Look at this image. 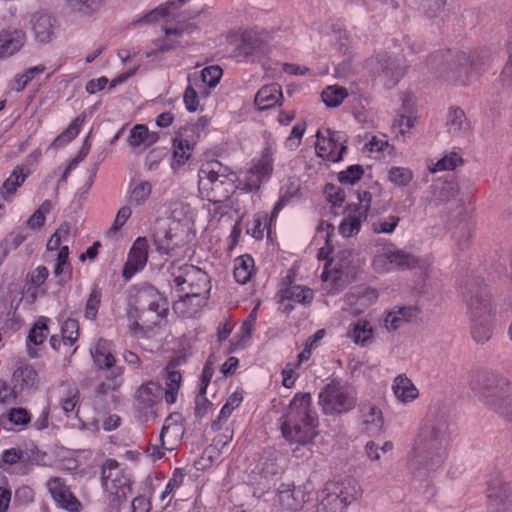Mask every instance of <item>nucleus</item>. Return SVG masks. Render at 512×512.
<instances>
[{
  "instance_id": "f257e3e1",
  "label": "nucleus",
  "mask_w": 512,
  "mask_h": 512,
  "mask_svg": "<svg viewBox=\"0 0 512 512\" xmlns=\"http://www.w3.org/2000/svg\"><path fill=\"white\" fill-rule=\"evenodd\" d=\"M451 425L450 407L439 401L432 403L408 454L409 469L415 477L424 478L442 466Z\"/></svg>"
},
{
  "instance_id": "f03ea898",
  "label": "nucleus",
  "mask_w": 512,
  "mask_h": 512,
  "mask_svg": "<svg viewBox=\"0 0 512 512\" xmlns=\"http://www.w3.org/2000/svg\"><path fill=\"white\" fill-rule=\"evenodd\" d=\"M318 415L311 406L309 393H298L290 402L287 412L281 417V431L284 438L298 446L294 449L295 457L309 458L311 450L308 445L317 435Z\"/></svg>"
},
{
  "instance_id": "7ed1b4c3",
  "label": "nucleus",
  "mask_w": 512,
  "mask_h": 512,
  "mask_svg": "<svg viewBox=\"0 0 512 512\" xmlns=\"http://www.w3.org/2000/svg\"><path fill=\"white\" fill-rule=\"evenodd\" d=\"M485 59L478 55L468 54L460 51L452 53L448 51H437L431 54L426 61L431 73L443 77L455 84H466L468 82L469 69L480 73L481 66Z\"/></svg>"
},
{
  "instance_id": "20e7f679",
  "label": "nucleus",
  "mask_w": 512,
  "mask_h": 512,
  "mask_svg": "<svg viewBox=\"0 0 512 512\" xmlns=\"http://www.w3.org/2000/svg\"><path fill=\"white\" fill-rule=\"evenodd\" d=\"M470 388L486 407L498 414L512 400V382L494 372L475 373L470 380Z\"/></svg>"
},
{
  "instance_id": "39448f33",
  "label": "nucleus",
  "mask_w": 512,
  "mask_h": 512,
  "mask_svg": "<svg viewBox=\"0 0 512 512\" xmlns=\"http://www.w3.org/2000/svg\"><path fill=\"white\" fill-rule=\"evenodd\" d=\"M199 189L210 202L223 203L234 193L236 175L218 161L205 163L199 172Z\"/></svg>"
},
{
  "instance_id": "423d86ee",
  "label": "nucleus",
  "mask_w": 512,
  "mask_h": 512,
  "mask_svg": "<svg viewBox=\"0 0 512 512\" xmlns=\"http://www.w3.org/2000/svg\"><path fill=\"white\" fill-rule=\"evenodd\" d=\"M357 403L355 388L345 382L333 380L319 393V404L327 415H339L352 410Z\"/></svg>"
},
{
  "instance_id": "0eeeda50",
  "label": "nucleus",
  "mask_w": 512,
  "mask_h": 512,
  "mask_svg": "<svg viewBox=\"0 0 512 512\" xmlns=\"http://www.w3.org/2000/svg\"><path fill=\"white\" fill-rule=\"evenodd\" d=\"M172 282L179 291L184 292L180 298L198 297L210 289L208 274L197 266L191 264L178 265L173 262L169 267Z\"/></svg>"
},
{
  "instance_id": "6e6552de",
  "label": "nucleus",
  "mask_w": 512,
  "mask_h": 512,
  "mask_svg": "<svg viewBox=\"0 0 512 512\" xmlns=\"http://www.w3.org/2000/svg\"><path fill=\"white\" fill-rule=\"evenodd\" d=\"M488 512H512V489L506 477L495 467L487 480Z\"/></svg>"
},
{
  "instance_id": "1a4fd4ad",
  "label": "nucleus",
  "mask_w": 512,
  "mask_h": 512,
  "mask_svg": "<svg viewBox=\"0 0 512 512\" xmlns=\"http://www.w3.org/2000/svg\"><path fill=\"white\" fill-rule=\"evenodd\" d=\"M463 294L467 302L471 321L492 318L493 305L490 293L487 287L482 285L480 279L468 281L465 284Z\"/></svg>"
},
{
  "instance_id": "9d476101",
  "label": "nucleus",
  "mask_w": 512,
  "mask_h": 512,
  "mask_svg": "<svg viewBox=\"0 0 512 512\" xmlns=\"http://www.w3.org/2000/svg\"><path fill=\"white\" fill-rule=\"evenodd\" d=\"M148 259V241L146 237H138L130 249L127 262L125 263L122 276L128 281L132 276L142 270Z\"/></svg>"
},
{
  "instance_id": "9b49d317",
  "label": "nucleus",
  "mask_w": 512,
  "mask_h": 512,
  "mask_svg": "<svg viewBox=\"0 0 512 512\" xmlns=\"http://www.w3.org/2000/svg\"><path fill=\"white\" fill-rule=\"evenodd\" d=\"M136 308L158 309L160 313H168L169 305L165 297L152 285L142 284L138 287L134 295V304Z\"/></svg>"
},
{
  "instance_id": "f8f14e48",
  "label": "nucleus",
  "mask_w": 512,
  "mask_h": 512,
  "mask_svg": "<svg viewBox=\"0 0 512 512\" xmlns=\"http://www.w3.org/2000/svg\"><path fill=\"white\" fill-rule=\"evenodd\" d=\"M91 355L99 370L110 371V378H117L123 373L122 368L115 365L116 359L108 341L100 339L91 349Z\"/></svg>"
},
{
  "instance_id": "ddd939ff",
  "label": "nucleus",
  "mask_w": 512,
  "mask_h": 512,
  "mask_svg": "<svg viewBox=\"0 0 512 512\" xmlns=\"http://www.w3.org/2000/svg\"><path fill=\"white\" fill-rule=\"evenodd\" d=\"M48 490L58 507L70 512H78L81 508L79 500L69 491L62 479L53 478L47 483Z\"/></svg>"
},
{
  "instance_id": "4468645a",
  "label": "nucleus",
  "mask_w": 512,
  "mask_h": 512,
  "mask_svg": "<svg viewBox=\"0 0 512 512\" xmlns=\"http://www.w3.org/2000/svg\"><path fill=\"white\" fill-rule=\"evenodd\" d=\"M326 132L328 139L325 140L323 138L322 143L320 142L321 132H317L318 142L316 143V149L319 151V155H322V152H327V157L330 161L338 162L347 150L346 145H344V137L339 132L332 131L331 129H327Z\"/></svg>"
},
{
  "instance_id": "2eb2a0df",
  "label": "nucleus",
  "mask_w": 512,
  "mask_h": 512,
  "mask_svg": "<svg viewBox=\"0 0 512 512\" xmlns=\"http://www.w3.org/2000/svg\"><path fill=\"white\" fill-rule=\"evenodd\" d=\"M14 393L21 396L32 393L38 388L39 377L37 371L29 365L17 368L12 377Z\"/></svg>"
},
{
  "instance_id": "dca6fc26",
  "label": "nucleus",
  "mask_w": 512,
  "mask_h": 512,
  "mask_svg": "<svg viewBox=\"0 0 512 512\" xmlns=\"http://www.w3.org/2000/svg\"><path fill=\"white\" fill-rule=\"evenodd\" d=\"M261 44L262 41L256 33L245 31L235 39L231 55L238 62L246 61L259 51Z\"/></svg>"
},
{
  "instance_id": "f3484780",
  "label": "nucleus",
  "mask_w": 512,
  "mask_h": 512,
  "mask_svg": "<svg viewBox=\"0 0 512 512\" xmlns=\"http://www.w3.org/2000/svg\"><path fill=\"white\" fill-rule=\"evenodd\" d=\"M168 313H160L158 309L150 308H133L130 311V317L134 318L131 328L136 332H146L151 330L157 325L161 319L167 316Z\"/></svg>"
},
{
  "instance_id": "a211bd4d",
  "label": "nucleus",
  "mask_w": 512,
  "mask_h": 512,
  "mask_svg": "<svg viewBox=\"0 0 512 512\" xmlns=\"http://www.w3.org/2000/svg\"><path fill=\"white\" fill-rule=\"evenodd\" d=\"M307 497V493L301 486L282 484L278 489V502L286 510H300L307 501Z\"/></svg>"
},
{
  "instance_id": "6ab92c4d",
  "label": "nucleus",
  "mask_w": 512,
  "mask_h": 512,
  "mask_svg": "<svg viewBox=\"0 0 512 512\" xmlns=\"http://www.w3.org/2000/svg\"><path fill=\"white\" fill-rule=\"evenodd\" d=\"M381 75L385 79V85L391 88L403 77L405 73L404 60L398 56L384 55L379 59Z\"/></svg>"
},
{
  "instance_id": "aec40b11",
  "label": "nucleus",
  "mask_w": 512,
  "mask_h": 512,
  "mask_svg": "<svg viewBox=\"0 0 512 512\" xmlns=\"http://www.w3.org/2000/svg\"><path fill=\"white\" fill-rule=\"evenodd\" d=\"M54 19L45 12H36L31 16L30 26L37 42L48 43L54 35Z\"/></svg>"
},
{
  "instance_id": "412c9836",
  "label": "nucleus",
  "mask_w": 512,
  "mask_h": 512,
  "mask_svg": "<svg viewBox=\"0 0 512 512\" xmlns=\"http://www.w3.org/2000/svg\"><path fill=\"white\" fill-rule=\"evenodd\" d=\"M325 491L337 495L344 504L349 506L360 496V487L352 478H346L339 482H330L325 485Z\"/></svg>"
},
{
  "instance_id": "4be33fe9",
  "label": "nucleus",
  "mask_w": 512,
  "mask_h": 512,
  "mask_svg": "<svg viewBox=\"0 0 512 512\" xmlns=\"http://www.w3.org/2000/svg\"><path fill=\"white\" fill-rule=\"evenodd\" d=\"M418 314L419 309L416 306H395L384 319L385 327L389 331H395L405 323L415 320Z\"/></svg>"
},
{
  "instance_id": "5701e85b",
  "label": "nucleus",
  "mask_w": 512,
  "mask_h": 512,
  "mask_svg": "<svg viewBox=\"0 0 512 512\" xmlns=\"http://www.w3.org/2000/svg\"><path fill=\"white\" fill-rule=\"evenodd\" d=\"M101 482L104 490H110L126 487L129 480L123 475L118 462L109 459L102 467Z\"/></svg>"
},
{
  "instance_id": "b1692460",
  "label": "nucleus",
  "mask_w": 512,
  "mask_h": 512,
  "mask_svg": "<svg viewBox=\"0 0 512 512\" xmlns=\"http://www.w3.org/2000/svg\"><path fill=\"white\" fill-rule=\"evenodd\" d=\"M163 396L165 397L163 388L158 383L149 381L143 384L136 393L138 408H153L162 400Z\"/></svg>"
},
{
  "instance_id": "393cba45",
  "label": "nucleus",
  "mask_w": 512,
  "mask_h": 512,
  "mask_svg": "<svg viewBox=\"0 0 512 512\" xmlns=\"http://www.w3.org/2000/svg\"><path fill=\"white\" fill-rule=\"evenodd\" d=\"M25 43V33L20 29L0 32V57L7 58L18 52Z\"/></svg>"
},
{
  "instance_id": "a878e982",
  "label": "nucleus",
  "mask_w": 512,
  "mask_h": 512,
  "mask_svg": "<svg viewBox=\"0 0 512 512\" xmlns=\"http://www.w3.org/2000/svg\"><path fill=\"white\" fill-rule=\"evenodd\" d=\"M153 243L157 252L160 254L171 255L176 248L173 242L174 235L171 233L170 228L165 223H158L154 229Z\"/></svg>"
},
{
  "instance_id": "bb28decb",
  "label": "nucleus",
  "mask_w": 512,
  "mask_h": 512,
  "mask_svg": "<svg viewBox=\"0 0 512 512\" xmlns=\"http://www.w3.org/2000/svg\"><path fill=\"white\" fill-rule=\"evenodd\" d=\"M446 126L448 133L453 137H462L470 130V124L467 121L466 115L459 108H450Z\"/></svg>"
},
{
  "instance_id": "cd10ccee",
  "label": "nucleus",
  "mask_w": 512,
  "mask_h": 512,
  "mask_svg": "<svg viewBox=\"0 0 512 512\" xmlns=\"http://www.w3.org/2000/svg\"><path fill=\"white\" fill-rule=\"evenodd\" d=\"M283 98L281 87L277 84L263 86L255 95L254 103L260 110L275 106Z\"/></svg>"
},
{
  "instance_id": "c85d7f7f",
  "label": "nucleus",
  "mask_w": 512,
  "mask_h": 512,
  "mask_svg": "<svg viewBox=\"0 0 512 512\" xmlns=\"http://www.w3.org/2000/svg\"><path fill=\"white\" fill-rule=\"evenodd\" d=\"M347 336L357 345L366 346L373 341V329L367 320L359 319L352 324Z\"/></svg>"
},
{
  "instance_id": "c756f323",
  "label": "nucleus",
  "mask_w": 512,
  "mask_h": 512,
  "mask_svg": "<svg viewBox=\"0 0 512 512\" xmlns=\"http://www.w3.org/2000/svg\"><path fill=\"white\" fill-rule=\"evenodd\" d=\"M158 139L159 134L157 132H150L145 125L137 124L131 129L128 142L132 147L143 146L148 148L155 144Z\"/></svg>"
},
{
  "instance_id": "7c9ffc66",
  "label": "nucleus",
  "mask_w": 512,
  "mask_h": 512,
  "mask_svg": "<svg viewBox=\"0 0 512 512\" xmlns=\"http://www.w3.org/2000/svg\"><path fill=\"white\" fill-rule=\"evenodd\" d=\"M67 8L80 17H91L104 5L105 0H65Z\"/></svg>"
},
{
  "instance_id": "2f4dec72",
  "label": "nucleus",
  "mask_w": 512,
  "mask_h": 512,
  "mask_svg": "<svg viewBox=\"0 0 512 512\" xmlns=\"http://www.w3.org/2000/svg\"><path fill=\"white\" fill-rule=\"evenodd\" d=\"M392 388L396 398L404 403L413 401L418 397L417 388L404 375H399L395 378Z\"/></svg>"
},
{
  "instance_id": "473e14b6",
  "label": "nucleus",
  "mask_w": 512,
  "mask_h": 512,
  "mask_svg": "<svg viewBox=\"0 0 512 512\" xmlns=\"http://www.w3.org/2000/svg\"><path fill=\"white\" fill-rule=\"evenodd\" d=\"M188 129L181 128L178 137L174 139V158L178 164H184L190 157L189 151L193 148L195 141L188 139Z\"/></svg>"
},
{
  "instance_id": "72a5a7b5",
  "label": "nucleus",
  "mask_w": 512,
  "mask_h": 512,
  "mask_svg": "<svg viewBox=\"0 0 512 512\" xmlns=\"http://www.w3.org/2000/svg\"><path fill=\"white\" fill-rule=\"evenodd\" d=\"M348 214L344 217L339 225V233L344 237H351L360 231L361 223L364 222L367 217L363 212H354L353 210H347Z\"/></svg>"
},
{
  "instance_id": "f704fd0d",
  "label": "nucleus",
  "mask_w": 512,
  "mask_h": 512,
  "mask_svg": "<svg viewBox=\"0 0 512 512\" xmlns=\"http://www.w3.org/2000/svg\"><path fill=\"white\" fill-rule=\"evenodd\" d=\"M493 334L492 318L471 321V335L477 344H485Z\"/></svg>"
},
{
  "instance_id": "c9c22d12",
  "label": "nucleus",
  "mask_w": 512,
  "mask_h": 512,
  "mask_svg": "<svg viewBox=\"0 0 512 512\" xmlns=\"http://www.w3.org/2000/svg\"><path fill=\"white\" fill-rule=\"evenodd\" d=\"M166 386L165 401L167 404H173L176 401V395L181 384L180 372L174 370V365L170 363L166 368Z\"/></svg>"
},
{
  "instance_id": "e433bc0d",
  "label": "nucleus",
  "mask_w": 512,
  "mask_h": 512,
  "mask_svg": "<svg viewBox=\"0 0 512 512\" xmlns=\"http://www.w3.org/2000/svg\"><path fill=\"white\" fill-rule=\"evenodd\" d=\"M457 187L452 182H436L431 186V201L438 205L447 202L457 195Z\"/></svg>"
},
{
  "instance_id": "4c0bfd02",
  "label": "nucleus",
  "mask_w": 512,
  "mask_h": 512,
  "mask_svg": "<svg viewBox=\"0 0 512 512\" xmlns=\"http://www.w3.org/2000/svg\"><path fill=\"white\" fill-rule=\"evenodd\" d=\"M319 497L318 512H345L348 507L338 499L337 495L325 491V488L321 491Z\"/></svg>"
},
{
  "instance_id": "58836bf2",
  "label": "nucleus",
  "mask_w": 512,
  "mask_h": 512,
  "mask_svg": "<svg viewBox=\"0 0 512 512\" xmlns=\"http://www.w3.org/2000/svg\"><path fill=\"white\" fill-rule=\"evenodd\" d=\"M27 174L23 173V168L20 166L15 167L10 177L7 178L2 187L0 188V194L4 199L13 195L17 188L20 187L25 181Z\"/></svg>"
},
{
  "instance_id": "ea45409f",
  "label": "nucleus",
  "mask_w": 512,
  "mask_h": 512,
  "mask_svg": "<svg viewBox=\"0 0 512 512\" xmlns=\"http://www.w3.org/2000/svg\"><path fill=\"white\" fill-rule=\"evenodd\" d=\"M84 119V115L76 117L68 126V128L54 139V141L51 143V147L58 148L73 140L78 135Z\"/></svg>"
},
{
  "instance_id": "a19ab883",
  "label": "nucleus",
  "mask_w": 512,
  "mask_h": 512,
  "mask_svg": "<svg viewBox=\"0 0 512 512\" xmlns=\"http://www.w3.org/2000/svg\"><path fill=\"white\" fill-rule=\"evenodd\" d=\"M385 257L390 264L401 269L414 268L418 263V260L413 255L403 250L388 251L385 253Z\"/></svg>"
},
{
  "instance_id": "79ce46f5",
  "label": "nucleus",
  "mask_w": 512,
  "mask_h": 512,
  "mask_svg": "<svg viewBox=\"0 0 512 512\" xmlns=\"http://www.w3.org/2000/svg\"><path fill=\"white\" fill-rule=\"evenodd\" d=\"M313 299L310 288L299 285H291L282 291V300H291L298 303H309Z\"/></svg>"
},
{
  "instance_id": "37998d69",
  "label": "nucleus",
  "mask_w": 512,
  "mask_h": 512,
  "mask_svg": "<svg viewBox=\"0 0 512 512\" xmlns=\"http://www.w3.org/2000/svg\"><path fill=\"white\" fill-rule=\"evenodd\" d=\"M234 268V278L240 284H246L252 275L253 259L246 255L236 259Z\"/></svg>"
},
{
  "instance_id": "c03bdc74",
  "label": "nucleus",
  "mask_w": 512,
  "mask_h": 512,
  "mask_svg": "<svg viewBox=\"0 0 512 512\" xmlns=\"http://www.w3.org/2000/svg\"><path fill=\"white\" fill-rule=\"evenodd\" d=\"M348 96L346 88L337 85L326 87L321 94L322 101L328 107H337Z\"/></svg>"
},
{
  "instance_id": "a18cd8bd",
  "label": "nucleus",
  "mask_w": 512,
  "mask_h": 512,
  "mask_svg": "<svg viewBox=\"0 0 512 512\" xmlns=\"http://www.w3.org/2000/svg\"><path fill=\"white\" fill-rule=\"evenodd\" d=\"M364 425H371L376 430L382 426V412L374 405H362L360 408Z\"/></svg>"
},
{
  "instance_id": "49530a36",
  "label": "nucleus",
  "mask_w": 512,
  "mask_h": 512,
  "mask_svg": "<svg viewBox=\"0 0 512 512\" xmlns=\"http://www.w3.org/2000/svg\"><path fill=\"white\" fill-rule=\"evenodd\" d=\"M48 318L41 317L30 330L28 335V341L33 343L34 345H40L44 342L48 335Z\"/></svg>"
},
{
  "instance_id": "de8ad7c7",
  "label": "nucleus",
  "mask_w": 512,
  "mask_h": 512,
  "mask_svg": "<svg viewBox=\"0 0 512 512\" xmlns=\"http://www.w3.org/2000/svg\"><path fill=\"white\" fill-rule=\"evenodd\" d=\"M273 170V160L269 148L263 151L259 161L252 168L253 173L257 174L258 178L268 177Z\"/></svg>"
},
{
  "instance_id": "09e8293b",
  "label": "nucleus",
  "mask_w": 512,
  "mask_h": 512,
  "mask_svg": "<svg viewBox=\"0 0 512 512\" xmlns=\"http://www.w3.org/2000/svg\"><path fill=\"white\" fill-rule=\"evenodd\" d=\"M79 324L75 319H67L61 328L62 340L65 345L72 346L78 338Z\"/></svg>"
},
{
  "instance_id": "8fccbe9b",
  "label": "nucleus",
  "mask_w": 512,
  "mask_h": 512,
  "mask_svg": "<svg viewBox=\"0 0 512 512\" xmlns=\"http://www.w3.org/2000/svg\"><path fill=\"white\" fill-rule=\"evenodd\" d=\"M364 174L361 165H351L346 170L338 173V180L341 184L353 185L361 179Z\"/></svg>"
},
{
  "instance_id": "3c124183",
  "label": "nucleus",
  "mask_w": 512,
  "mask_h": 512,
  "mask_svg": "<svg viewBox=\"0 0 512 512\" xmlns=\"http://www.w3.org/2000/svg\"><path fill=\"white\" fill-rule=\"evenodd\" d=\"M151 191L152 186L149 182H140L131 191L130 201L136 205H140L150 196Z\"/></svg>"
},
{
  "instance_id": "603ef678",
  "label": "nucleus",
  "mask_w": 512,
  "mask_h": 512,
  "mask_svg": "<svg viewBox=\"0 0 512 512\" xmlns=\"http://www.w3.org/2000/svg\"><path fill=\"white\" fill-rule=\"evenodd\" d=\"M222 73L223 71L218 65L208 66L201 71L202 82L213 88L219 83Z\"/></svg>"
},
{
  "instance_id": "864d4df0",
  "label": "nucleus",
  "mask_w": 512,
  "mask_h": 512,
  "mask_svg": "<svg viewBox=\"0 0 512 512\" xmlns=\"http://www.w3.org/2000/svg\"><path fill=\"white\" fill-rule=\"evenodd\" d=\"M101 302V291L95 287L91 291L86 303L85 317L94 320L97 316L98 308Z\"/></svg>"
},
{
  "instance_id": "5fc2aeb1",
  "label": "nucleus",
  "mask_w": 512,
  "mask_h": 512,
  "mask_svg": "<svg viewBox=\"0 0 512 512\" xmlns=\"http://www.w3.org/2000/svg\"><path fill=\"white\" fill-rule=\"evenodd\" d=\"M412 179V172L403 167H392L389 170V180L397 186H406Z\"/></svg>"
},
{
  "instance_id": "6e6d98bb",
  "label": "nucleus",
  "mask_w": 512,
  "mask_h": 512,
  "mask_svg": "<svg viewBox=\"0 0 512 512\" xmlns=\"http://www.w3.org/2000/svg\"><path fill=\"white\" fill-rule=\"evenodd\" d=\"M400 218L390 215L387 219H379L372 224L374 233H392L398 225Z\"/></svg>"
},
{
  "instance_id": "4d7b16f0",
  "label": "nucleus",
  "mask_w": 512,
  "mask_h": 512,
  "mask_svg": "<svg viewBox=\"0 0 512 512\" xmlns=\"http://www.w3.org/2000/svg\"><path fill=\"white\" fill-rule=\"evenodd\" d=\"M462 158L458 156L457 153H450L449 155L444 156L442 159L438 160L432 169L433 172L444 171V170H453L460 164H462Z\"/></svg>"
},
{
  "instance_id": "13d9d810",
  "label": "nucleus",
  "mask_w": 512,
  "mask_h": 512,
  "mask_svg": "<svg viewBox=\"0 0 512 512\" xmlns=\"http://www.w3.org/2000/svg\"><path fill=\"white\" fill-rule=\"evenodd\" d=\"M45 70V66L38 65L26 70L22 75H18L15 80L14 89L17 91L23 90L26 85L35 77V75L42 73Z\"/></svg>"
},
{
  "instance_id": "bf43d9fd",
  "label": "nucleus",
  "mask_w": 512,
  "mask_h": 512,
  "mask_svg": "<svg viewBox=\"0 0 512 512\" xmlns=\"http://www.w3.org/2000/svg\"><path fill=\"white\" fill-rule=\"evenodd\" d=\"M181 432V425L177 422V420L173 421V416L170 415L169 417L166 418L165 423L161 429V433L159 436L161 445L165 447L164 438L168 433H171L175 438H177Z\"/></svg>"
},
{
  "instance_id": "052dcab7",
  "label": "nucleus",
  "mask_w": 512,
  "mask_h": 512,
  "mask_svg": "<svg viewBox=\"0 0 512 512\" xmlns=\"http://www.w3.org/2000/svg\"><path fill=\"white\" fill-rule=\"evenodd\" d=\"M357 198L358 204H350L347 206V210H353L354 212H363L364 215H368V210L371 205V194L368 191L358 192Z\"/></svg>"
},
{
  "instance_id": "680f3d73",
  "label": "nucleus",
  "mask_w": 512,
  "mask_h": 512,
  "mask_svg": "<svg viewBox=\"0 0 512 512\" xmlns=\"http://www.w3.org/2000/svg\"><path fill=\"white\" fill-rule=\"evenodd\" d=\"M115 390H116L115 385L100 383L95 389L94 404L99 405L103 401L104 397L107 396L110 392H111V394H110L111 401L116 402L117 397L114 394Z\"/></svg>"
},
{
  "instance_id": "e2e57ef3",
  "label": "nucleus",
  "mask_w": 512,
  "mask_h": 512,
  "mask_svg": "<svg viewBox=\"0 0 512 512\" xmlns=\"http://www.w3.org/2000/svg\"><path fill=\"white\" fill-rule=\"evenodd\" d=\"M126 487L105 490L109 495V505L112 510L118 512L121 504L126 500Z\"/></svg>"
},
{
  "instance_id": "0e129e2a",
  "label": "nucleus",
  "mask_w": 512,
  "mask_h": 512,
  "mask_svg": "<svg viewBox=\"0 0 512 512\" xmlns=\"http://www.w3.org/2000/svg\"><path fill=\"white\" fill-rule=\"evenodd\" d=\"M17 402L18 397L14 393V389L6 381L0 379V403L9 405Z\"/></svg>"
},
{
  "instance_id": "69168bd1",
  "label": "nucleus",
  "mask_w": 512,
  "mask_h": 512,
  "mask_svg": "<svg viewBox=\"0 0 512 512\" xmlns=\"http://www.w3.org/2000/svg\"><path fill=\"white\" fill-rule=\"evenodd\" d=\"M8 420L14 425H26L30 421V414L24 408H12L8 413Z\"/></svg>"
},
{
  "instance_id": "338daca9",
  "label": "nucleus",
  "mask_w": 512,
  "mask_h": 512,
  "mask_svg": "<svg viewBox=\"0 0 512 512\" xmlns=\"http://www.w3.org/2000/svg\"><path fill=\"white\" fill-rule=\"evenodd\" d=\"M24 458V452L21 449L11 448L7 449L2 453L0 460V467H3V464L13 465Z\"/></svg>"
},
{
  "instance_id": "774afa93",
  "label": "nucleus",
  "mask_w": 512,
  "mask_h": 512,
  "mask_svg": "<svg viewBox=\"0 0 512 512\" xmlns=\"http://www.w3.org/2000/svg\"><path fill=\"white\" fill-rule=\"evenodd\" d=\"M326 198L334 206H340L344 201L345 194L340 188L335 187L333 184H327L325 186Z\"/></svg>"
}]
</instances>
